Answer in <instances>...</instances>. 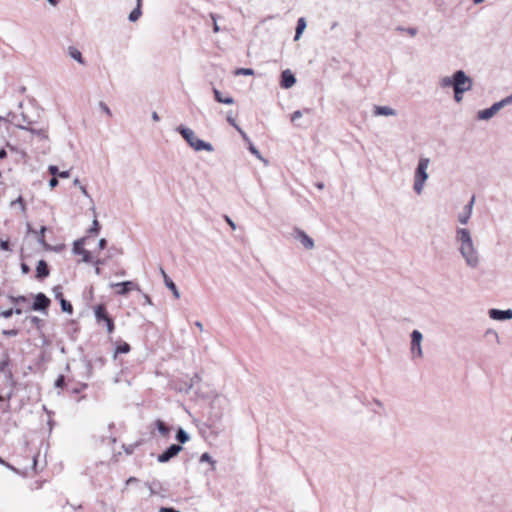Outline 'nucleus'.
Wrapping results in <instances>:
<instances>
[{
	"label": "nucleus",
	"mask_w": 512,
	"mask_h": 512,
	"mask_svg": "<svg viewBox=\"0 0 512 512\" xmlns=\"http://www.w3.org/2000/svg\"><path fill=\"white\" fill-rule=\"evenodd\" d=\"M474 202H475V196L473 195L470 199V201L464 206V209L463 211L459 214L458 216V221L461 223V224H467L471 215H472V210H473V206H474Z\"/></svg>",
	"instance_id": "15"
},
{
	"label": "nucleus",
	"mask_w": 512,
	"mask_h": 512,
	"mask_svg": "<svg viewBox=\"0 0 512 512\" xmlns=\"http://www.w3.org/2000/svg\"><path fill=\"white\" fill-rule=\"evenodd\" d=\"M131 350V347L128 343L126 342H121L117 345L116 349H115V355L117 354H125V353H128L129 351Z\"/></svg>",
	"instance_id": "25"
},
{
	"label": "nucleus",
	"mask_w": 512,
	"mask_h": 512,
	"mask_svg": "<svg viewBox=\"0 0 512 512\" xmlns=\"http://www.w3.org/2000/svg\"><path fill=\"white\" fill-rule=\"evenodd\" d=\"M10 206L12 208L18 206L21 215H26V211H27L26 203H25L24 198L22 196H19L16 200L11 201L10 202Z\"/></svg>",
	"instance_id": "20"
},
{
	"label": "nucleus",
	"mask_w": 512,
	"mask_h": 512,
	"mask_svg": "<svg viewBox=\"0 0 512 512\" xmlns=\"http://www.w3.org/2000/svg\"><path fill=\"white\" fill-rule=\"evenodd\" d=\"M306 26H307V24H306L305 18H303V17L299 18L297 21V25H296V31H295V37H294L295 40H298L300 38V36L302 35Z\"/></svg>",
	"instance_id": "21"
},
{
	"label": "nucleus",
	"mask_w": 512,
	"mask_h": 512,
	"mask_svg": "<svg viewBox=\"0 0 512 512\" xmlns=\"http://www.w3.org/2000/svg\"><path fill=\"white\" fill-rule=\"evenodd\" d=\"M90 242L89 237H83L73 244V253L75 255L81 256V262L92 263L94 265H103L104 261L101 260L97 255H95L92 251H89L85 248V245H88Z\"/></svg>",
	"instance_id": "3"
},
{
	"label": "nucleus",
	"mask_w": 512,
	"mask_h": 512,
	"mask_svg": "<svg viewBox=\"0 0 512 512\" xmlns=\"http://www.w3.org/2000/svg\"><path fill=\"white\" fill-rule=\"evenodd\" d=\"M181 450H182V446L177 445V444H172L163 453L158 455V461L161 463L167 462L171 458L175 457Z\"/></svg>",
	"instance_id": "13"
},
{
	"label": "nucleus",
	"mask_w": 512,
	"mask_h": 512,
	"mask_svg": "<svg viewBox=\"0 0 512 512\" xmlns=\"http://www.w3.org/2000/svg\"><path fill=\"white\" fill-rule=\"evenodd\" d=\"M195 325H196V326H197L201 331L203 330V326H202V323H201V322L197 321V322L195 323Z\"/></svg>",
	"instance_id": "59"
},
{
	"label": "nucleus",
	"mask_w": 512,
	"mask_h": 512,
	"mask_svg": "<svg viewBox=\"0 0 512 512\" xmlns=\"http://www.w3.org/2000/svg\"><path fill=\"white\" fill-rule=\"evenodd\" d=\"M141 5H142V0H137V6L136 7L141 8Z\"/></svg>",
	"instance_id": "64"
},
{
	"label": "nucleus",
	"mask_w": 512,
	"mask_h": 512,
	"mask_svg": "<svg viewBox=\"0 0 512 512\" xmlns=\"http://www.w3.org/2000/svg\"><path fill=\"white\" fill-rule=\"evenodd\" d=\"M294 238L301 242V244L308 250H311L314 248V240L306 234L305 231L296 228L294 230Z\"/></svg>",
	"instance_id": "11"
},
{
	"label": "nucleus",
	"mask_w": 512,
	"mask_h": 512,
	"mask_svg": "<svg viewBox=\"0 0 512 512\" xmlns=\"http://www.w3.org/2000/svg\"><path fill=\"white\" fill-rule=\"evenodd\" d=\"M295 83H296V77L292 73L291 70L286 69V70L282 71L281 77H280V86H281V88L289 89L292 86H294Z\"/></svg>",
	"instance_id": "14"
},
{
	"label": "nucleus",
	"mask_w": 512,
	"mask_h": 512,
	"mask_svg": "<svg viewBox=\"0 0 512 512\" xmlns=\"http://www.w3.org/2000/svg\"><path fill=\"white\" fill-rule=\"evenodd\" d=\"M226 224H228L233 230L236 229V224L234 221L226 215Z\"/></svg>",
	"instance_id": "46"
},
{
	"label": "nucleus",
	"mask_w": 512,
	"mask_h": 512,
	"mask_svg": "<svg viewBox=\"0 0 512 512\" xmlns=\"http://www.w3.org/2000/svg\"><path fill=\"white\" fill-rule=\"evenodd\" d=\"M0 249L4 251H10V244L7 240H0Z\"/></svg>",
	"instance_id": "38"
},
{
	"label": "nucleus",
	"mask_w": 512,
	"mask_h": 512,
	"mask_svg": "<svg viewBox=\"0 0 512 512\" xmlns=\"http://www.w3.org/2000/svg\"><path fill=\"white\" fill-rule=\"evenodd\" d=\"M488 315L492 320L505 321L512 319V309L500 310L491 308L488 311Z\"/></svg>",
	"instance_id": "10"
},
{
	"label": "nucleus",
	"mask_w": 512,
	"mask_h": 512,
	"mask_svg": "<svg viewBox=\"0 0 512 512\" xmlns=\"http://www.w3.org/2000/svg\"><path fill=\"white\" fill-rule=\"evenodd\" d=\"M234 100L232 97L230 96H226V105H230V104H233Z\"/></svg>",
	"instance_id": "56"
},
{
	"label": "nucleus",
	"mask_w": 512,
	"mask_h": 512,
	"mask_svg": "<svg viewBox=\"0 0 512 512\" xmlns=\"http://www.w3.org/2000/svg\"><path fill=\"white\" fill-rule=\"evenodd\" d=\"M159 512H180V511H177L173 508L162 507V508H160Z\"/></svg>",
	"instance_id": "49"
},
{
	"label": "nucleus",
	"mask_w": 512,
	"mask_h": 512,
	"mask_svg": "<svg viewBox=\"0 0 512 512\" xmlns=\"http://www.w3.org/2000/svg\"><path fill=\"white\" fill-rule=\"evenodd\" d=\"M51 304L50 299L43 293H38L35 298L32 305V310L35 311H41V310H47Z\"/></svg>",
	"instance_id": "12"
},
{
	"label": "nucleus",
	"mask_w": 512,
	"mask_h": 512,
	"mask_svg": "<svg viewBox=\"0 0 512 512\" xmlns=\"http://www.w3.org/2000/svg\"><path fill=\"white\" fill-rule=\"evenodd\" d=\"M6 156H7V152L4 149L0 148V159L5 158Z\"/></svg>",
	"instance_id": "55"
},
{
	"label": "nucleus",
	"mask_w": 512,
	"mask_h": 512,
	"mask_svg": "<svg viewBox=\"0 0 512 512\" xmlns=\"http://www.w3.org/2000/svg\"><path fill=\"white\" fill-rule=\"evenodd\" d=\"M8 299L11 303H13L14 305H16V307H19V305L21 304H26L28 303V298L24 295H20V296H8Z\"/></svg>",
	"instance_id": "23"
},
{
	"label": "nucleus",
	"mask_w": 512,
	"mask_h": 512,
	"mask_svg": "<svg viewBox=\"0 0 512 512\" xmlns=\"http://www.w3.org/2000/svg\"><path fill=\"white\" fill-rule=\"evenodd\" d=\"M423 335L419 330H413L411 333V353L413 357H423L421 342Z\"/></svg>",
	"instance_id": "8"
},
{
	"label": "nucleus",
	"mask_w": 512,
	"mask_h": 512,
	"mask_svg": "<svg viewBox=\"0 0 512 512\" xmlns=\"http://www.w3.org/2000/svg\"><path fill=\"white\" fill-rule=\"evenodd\" d=\"M178 131L180 132L182 137L189 143V145L193 147L195 150H212L211 145L197 138V136L191 129L179 127Z\"/></svg>",
	"instance_id": "6"
},
{
	"label": "nucleus",
	"mask_w": 512,
	"mask_h": 512,
	"mask_svg": "<svg viewBox=\"0 0 512 512\" xmlns=\"http://www.w3.org/2000/svg\"><path fill=\"white\" fill-rule=\"evenodd\" d=\"M234 75H245V76H252L254 75V70L251 68H237L233 72Z\"/></svg>",
	"instance_id": "26"
},
{
	"label": "nucleus",
	"mask_w": 512,
	"mask_h": 512,
	"mask_svg": "<svg viewBox=\"0 0 512 512\" xmlns=\"http://www.w3.org/2000/svg\"><path fill=\"white\" fill-rule=\"evenodd\" d=\"M226 121H227L229 124H231L232 126H234L235 128H236V126H238V125L236 124V122H235V119H234L233 117L229 116V115H228V116H226Z\"/></svg>",
	"instance_id": "48"
},
{
	"label": "nucleus",
	"mask_w": 512,
	"mask_h": 512,
	"mask_svg": "<svg viewBox=\"0 0 512 512\" xmlns=\"http://www.w3.org/2000/svg\"><path fill=\"white\" fill-rule=\"evenodd\" d=\"M9 364V359L7 358L6 360H4L3 362H1L0 364V370H4V368Z\"/></svg>",
	"instance_id": "51"
},
{
	"label": "nucleus",
	"mask_w": 512,
	"mask_h": 512,
	"mask_svg": "<svg viewBox=\"0 0 512 512\" xmlns=\"http://www.w3.org/2000/svg\"><path fill=\"white\" fill-rule=\"evenodd\" d=\"M100 106L108 116L112 115L109 107L105 103H100Z\"/></svg>",
	"instance_id": "47"
},
{
	"label": "nucleus",
	"mask_w": 512,
	"mask_h": 512,
	"mask_svg": "<svg viewBox=\"0 0 512 512\" xmlns=\"http://www.w3.org/2000/svg\"><path fill=\"white\" fill-rule=\"evenodd\" d=\"M23 310L20 307H16L15 309H7V310H0V317L3 318H10L14 313L17 315L22 314Z\"/></svg>",
	"instance_id": "22"
},
{
	"label": "nucleus",
	"mask_w": 512,
	"mask_h": 512,
	"mask_svg": "<svg viewBox=\"0 0 512 512\" xmlns=\"http://www.w3.org/2000/svg\"><path fill=\"white\" fill-rule=\"evenodd\" d=\"M0 464L4 465L7 468L13 469V467L8 462L3 460L1 457H0Z\"/></svg>",
	"instance_id": "53"
},
{
	"label": "nucleus",
	"mask_w": 512,
	"mask_h": 512,
	"mask_svg": "<svg viewBox=\"0 0 512 512\" xmlns=\"http://www.w3.org/2000/svg\"><path fill=\"white\" fill-rule=\"evenodd\" d=\"M45 231H46V227L45 226H42L41 229H40V233H39V236H38V241L44 246V247H47V244L45 242Z\"/></svg>",
	"instance_id": "32"
},
{
	"label": "nucleus",
	"mask_w": 512,
	"mask_h": 512,
	"mask_svg": "<svg viewBox=\"0 0 512 512\" xmlns=\"http://www.w3.org/2000/svg\"><path fill=\"white\" fill-rule=\"evenodd\" d=\"M2 334L5 336H16V335H18V330L17 329L3 330Z\"/></svg>",
	"instance_id": "41"
},
{
	"label": "nucleus",
	"mask_w": 512,
	"mask_h": 512,
	"mask_svg": "<svg viewBox=\"0 0 512 512\" xmlns=\"http://www.w3.org/2000/svg\"><path fill=\"white\" fill-rule=\"evenodd\" d=\"M512 104V94L503 98L502 100L495 102L489 108L478 111L477 119L479 120H489L491 119L497 112H499L502 108L507 105Z\"/></svg>",
	"instance_id": "7"
},
{
	"label": "nucleus",
	"mask_w": 512,
	"mask_h": 512,
	"mask_svg": "<svg viewBox=\"0 0 512 512\" xmlns=\"http://www.w3.org/2000/svg\"><path fill=\"white\" fill-rule=\"evenodd\" d=\"M161 273L163 275L166 286L173 292L176 298H179V292L174 282L168 277L163 269L161 270Z\"/></svg>",
	"instance_id": "19"
},
{
	"label": "nucleus",
	"mask_w": 512,
	"mask_h": 512,
	"mask_svg": "<svg viewBox=\"0 0 512 512\" xmlns=\"http://www.w3.org/2000/svg\"><path fill=\"white\" fill-rule=\"evenodd\" d=\"M454 90V99L457 103L461 102L462 99H463V94L467 91H470L471 89H466V88H458V89H453Z\"/></svg>",
	"instance_id": "27"
},
{
	"label": "nucleus",
	"mask_w": 512,
	"mask_h": 512,
	"mask_svg": "<svg viewBox=\"0 0 512 512\" xmlns=\"http://www.w3.org/2000/svg\"><path fill=\"white\" fill-rule=\"evenodd\" d=\"M455 239L459 244V252L466 265L473 269L477 268L480 264V255L474 245L470 231L466 228H457Z\"/></svg>",
	"instance_id": "1"
},
{
	"label": "nucleus",
	"mask_w": 512,
	"mask_h": 512,
	"mask_svg": "<svg viewBox=\"0 0 512 512\" xmlns=\"http://www.w3.org/2000/svg\"><path fill=\"white\" fill-rule=\"evenodd\" d=\"M239 133L240 135L242 136L243 140L245 142H248L250 140V138L248 137V135L239 127V126H236L235 128Z\"/></svg>",
	"instance_id": "42"
},
{
	"label": "nucleus",
	"mask_w": 512,
	"mask_h": 512,
	"mask_svg": "<svg viewBox=\"0 0 512 512\" xmlns=\"http://www.w3.org/2000/svg\"><path fill=\"white\" fill-rule=\"evenodd\" d=\"M111 287L113 289H115V293L117 295H121V296H124L134 290H137V291L140 290L139 285L134 281L113 283V284H111Z\"/></svg>",
	"instance_id": "9"
},
{
	"label": "nucleus",
	"mask_w": 512,
	"mask_h": 512,
	"mask_svg": "<svg viewBox=\"0 0 512 512\" xmlns=\"http://www.w3.org/2000/svg\"><path fill=\"white\" fill-rule=\"evenodd\" d=\"M31 322L37 327V328H41L42 325H43V320L40 319L39 317L37 316H33L31 317Z\"/></svg>",
	"instance_id": "35"
},
{
	"label": "nucleus",
	"mask_w": 512,
	"mask_h": 512,
	"mask_svg": "<svg viewBox=\"0 0 512 512\" xmlns=\"http://www.w3.org/2000/svg\"><path fill=\"white\" fill-rule=\"evenodd\" d=\"M154 425L158 429L161 436H163V437L169 436L171 429L162 420H160V419L156 420Z\"/></svg>",
	"instance_id": "18"
},
{
	"label": "nucleus",
	"mask_w": 512,
	"mask_h": 512,
	"mask_svg": "<svg viewBox=\"0 0 512 512\" xmlns=\"http://www.w3.org/2000/svg\"><path fill=\"white\" fill-rule=\"evenodd\" d=\"M485 336L486 337H493L497 343H500V339H499V335L498 333L494 330V329H488L486 332H485Z\"/></svg>",
	"instance_id": "34"
},
{
	"label": "nucleus",
	"mask_w": 512,
	"mask_h": 512,
	"mask_svg": "<svg viewBox=\"0 0 512 512\" xmlns=\"http://www.w3.org/2000/svg\"><path fill=\"white\" fill-rule=\"evenodd\" d=\"M201 461H209V462H211V458H210V456L207 453H204L201 456Z\"/></svg>",
	"instance_id": "52"
},
{
	"label": "nucleus",
	"mask_w": 512,
	"mask_h": 512,
	"mask_svg": "<svg viewBox=\"0 0 512 512\" xmlns=\"http://www.w3.org/2000/svg\"><path fill=\"white\" fill-rule=\"evenodd\" d=\"M152 118L155 120V121H158L159 120V116L156 112L153 113L152 115Z\"/></svg>",
	"instance_id": "60"
},
{
	"label": "nucleus",
	"mask_w": 512,
	"mask_h": 512,
	"mask_svg": "<svg viewBox=\"0 0 512 512\" xmlns=\"http://www.w3.org/2000/svg\"><path fill=\"white\" fill-rule=\"evenodd\" d=\"M236 237H237V238H239L240 240H243V232H241L240 234H238Z\"/></svg>",
	"instance_id": "63"
},
{
	"label": "nucleus",
	"mask_w": 512,
	"mask_h": 512,
	"mask_svg": "<svg viewBox=\"0 0 512 512\" xmlns=\"http://www.w3.org/2000/svg\"><path fill=\"white\" fill-rule=\"evenodd\" d=\"M48 170H49V173H50L51 175H53V177H55L56 175H58V174H59V171H58V167H57V166L51 165V166H49Z\"/></svg>",
	"instance_id": "43"
},
{
	"label": "nucleus",
	"mask_w": 512,
	"mask_h": 512,
	"mask_svg": "<svg viewBox=\"0 0 512 512\" xmlns=\"http://www.w3.org/2000/svg\"><path fill=\"white\" fill-rule=\"evenodd\" d=\"M94 314L97 324H105L107 333L111 335L115 330V323L113 318L109 315L106 306L104 304H98L94 308Z\"/></svg>",
	"instance_id": "5"
},
{
	"label": "nucleus",
	"mask_w": 512,
	"mask_h": 512,
	"mask_svg": "<svg viewBox=\"0 0 512 512\" xmlns=\"http://www.w3.org/2000/svg\"><path fill=\"white\" fill-rule=\"evenodd\" d=\"M429 163V158L421 157L415 169L413 189L417 194L422 193L424 184L428 179L427 168Z\"/></svg>",
	"instance_id": "4"
},
{
	"label": "nucleus",
	"mask_w": 512,
	"mask_h": 512,
	"mask_svg": "<svg viewBox=\"0 0 512 512\" xmlns=\"http://www.w3.org/2000/svg\"><path fill=\"white\" fill-rule=\"evenodd\" d=\"M373 114L375 116H395L397 114L396 110L389 106H378L375 105L373 109Z\"/></svg>",
	"instance_id": "16"
},
{
	"label": "nucleus",
	"mask_w": 512,
	"mask_h": 512,
	"mask_svg": "<svg viewBox=\"0 0 512 512\" xmlns=\"http://www.w3.org/2000/svg\"><path fill=\"white\" fill-rule=\"evenodd\" d=\"M215 98L218 102L223 103L224 98L222 97V94L218 90H214Z\"/></svg>",
	"instance_id": "44"
},
{
	"label": "nucleus",
	"mask_w": 512,
	"mask_h": 512,
	"mask_svg": "<svg viewBox=\"0 0 512 512\" xmlns=\"http://www.w3.org/2000/svg\"><path fill=\"white\" fill-rule=\"evenodd\" d=\"M99 229H100V225H99L98 221L94 220L93 221V225H92V227L90 228L89 231L92 232V233L97 234L99 232Z\"/></svg>",
	"instance_id": "40"
},
{
	"label": "nucleus",
	"mask_w": 512,
	"mask_h": 512,
	"mask_svg": "<svg viewBox=\"0 0 512 512\" xmlns=\"http://www.w3.org/2000/svg\"><path fill=\"white\" fill-rule=\"evenodd\" d=\"M141 14H142L141 8L136 7V8H135L131 13H130V15H129V20H130V21H133V22H134V21H137V20L140 18Z\"/></svg>",
	"instance_id": "29"
},
{
	"label": "nucleus",
	"mask_w": 512,
	"mask_h": 512,
	"mask_svg": "<svg viewBox=\"0 0 512 512\" xmlns=\"http://www.w3.org/2000/svg\"><path fill=\"white\" fill-rule=\"evenodd\" d=\"M125 273H126V272H125V270H121V271L117 272V273H116V275H118V276H124V275H125Z\"/></svg>",
	"instance_id": "61"
},
{
	"label": "nucleus",
	"mask_w": 512,
	"mask_h": 512,
	"mask_svg": "<svg viewBox=\"0 0 512 512\" xmlns=\"http://www.w3.org/2000/svg\"><path fill=\"white\" fill-rule=\"evenodd\" d=\"M248 144V150L253 154L255 155L258 159H262V156L259 152V150L253 145V143L251 142V140H249L248 142H246Z\"/></svg>",
	"instance_id": "31"
},
{
	"label": "nucleus",
	"mask_w": 512,
	"mask_h": 512,
	"mask_svg": "<svg viewBox=\"0 0 512 512\" xmlns=\"http://www.w3.org/2000/svg\"><path fill=\"white\" fill-rule=\"evenodd\" d=\"M49 275L48 265L44 260H40L36 267V276L38 278H45Z\"/></svg>",
	"instance_id": "17"
},
{
	"label": "nucleus",
	"mask_w": 512,
	"mask_h": 512,
	"mask_svg": "<svg viewBox=\"0 0 512 512\" xmlns=\"http://www.w3.org/2000/svg\"><path fill=\"white\" fill-rule=\"evenodd\" d=\"M316 187L321 190L324 188V184L322 182H318L316 183Z\"/></svg>",
	"instance_id": "58"
},
{
	"label": "nucleus",
	"mask_w": 512,
	"mask_h": 512,
	"mask_svg": "<svg viewBox=\"0 0 512 512\" xmlns=\"http://www.w3.org/2000/svg\"><path fill=\"white\" fill-rule=\"evenodd\" d=\"M58 176L61 178H68L69 172L68 171L59 172Z\"/></svg>",
	"instance_id": "54"
},
{
	"label": "nucleus",
	"mask_w": 512,
	"mask_h": 512,
	"mask_svg": "<svg viewBox=\"0 0 512 512\" xmlns=\"http://www.w3.org/2000/svg\"><path fill=\"white\" fill-rule=\"evenodd\" d=\"M303 115V111L296 110L291 114V121L295 122L297 119L301 118Z\"/></svg>",
	"instance_id": "37"
},
{
	"label": "nucleus",
	"mask_w": 512,
	"mask_h": 512,
	"mask_svg": "<svg viewBox=\"0 0 512 512\" xmlns=\"http://www.w3.org/2000/svg\"><path fill=\"white\" fill-rule=\"evenodd\" d=\"M64 384H65V378H64V376H63V375H60V376L57 378L56 382H55V386H56V387H59V388H62V387L64 386Z\"/></svg>",
	"instance_id": "39"
},
{
	"label": "nucleus",
	"mask_w": 512,
	"mask_h": 512,
	"mask_svg": "<svg viewBox=\"0 0 512 512\" xmlns=\"http://www.w3.org/2000/svg\"><path fill=\"white\" fill-rule=\"evenodd\" d=\"M49 185L51 188H54L58 185V180L56 179V177L51 178Z\"/></svg>",
	"instance_id": "50"
},
{
	"label": "nucleus",
	"mask_w": 512,
	"mask_h": 512,
	"mask_svg": "<svg viewBox=\"0 0 512 512\" xmlns=\"http://www.w3.org/2000/svg\"><path fill=\"white\" fill-rule=\"evenodd\" d=\"M484 1H485V0H473V3H474L475 5H478V4L483 3Z\"/></svg>",
	"instance_id": "62"
},
{
	"label": "nucleus",
	"mask_w": 512,
	"mask_h": 512,
	"mask_svg": "<svg viewBox=\"0 0 512 512\" xmlns=\"http://www.w3.org/2000/svg\"><path fill=\"white\" fill-rule=\"evenodd\" d=\"M21 268H22V271H23L24 273H28V271H29V267H28L26 264H24V263H23V264L21 265Z\"/></svg>",
	"instance_id": "57"
},
{
	"label": "nucleus",
	"mask_w": 512,
	"mask_h": 512,
	"mask_svg": "<svg viewBox=\"0 0 512 512\" xmlns=\"http://www.w3.org/2000/svg\"><path fill=\"white\" fill-rule=\"evenodd\" d=\"M375 406H377L380 410H374V413L376 414H379V415H383L384 414V405L383 403L379 400V399H374L373 400Z\"/></svg>",
	"instance_id": "33"
},
{
	"label": "nucleus",
	"mask_w": 512,
	"mask_h": 512,
	"mask_svg": "<svg viewBox=\"0 0 512 512\" xmlns=\"http://www.w3.org/2000/svg\"><path fill=\"white\" fill-rule=\"evenodd\" d=\"M401 31H406L410 36H415L417 34V29L414 27H408V28H398Z\"/></svg>",
	"instance_id": "36"
},
{
	"label": "nucleus",
	"mask_w": 512,
	"mask_h": 512,
	"mask_svg": "<svg viewBox=\"0 0 512 512\" xmlns=\"http://www.w3.org/2000/svg\"><path fill=\"white\" fill-rule=\"evenodd\" d=\"M176 439H177L180 443H185V442H187V441H188L189 437H188L187 433H186L182 428H180V429L177 431Z\"/></svg>",
	"instance_id": "28"
},
{
	"label": "nucleus",
	"mask_w": 512,
	"mask_h": 512,
	"mask_svg": "<svg viewBox=\"0 0 512 512\" xmlns=\"http://www.w3.org/2000/svg\"><path fill=\"white\" fill-rule=\"evenodd\" d=\"M439 84L442 88L452 87L453 89H472L473 81L463 70H457L452 74V76H445L441 78Z\"/></svg>",
	"instance_id": "2"
},
{
	"label": "nucleus",
	"mask_w": 512,
	"mask_h": 512,
	"mask_svg": "<svg viewBox=\"0 0 512 512\" xmlns=\"http://www.w3.org/2000/svg\"><path fill=\"white\" fill-rule=\"evenodd\" d=\"M106 246H107V241L104 238L100 239L98 242L99 250L105 249Z\"/></svg>",
	"instance_id": "45"
},
{
	"label": "nucleus",
	"mask_w": 512,
	"mask_h": 512,
	"mask_svg": "<svg viewBox=\"0 0 512 512\" xmlns=\"http://www.w3.org/2000/svg\"><path fill=\"white\" fill-rule=\"evenodd\" d=\"M68 51H69V55H70L73 59H75L76 61H78L80 64H82V65H83V64L85 63V62H84V60H83V57H82L81 52H80L77 48H75V47H69Z\"/></svg>",
	"instance_id": "24"
},
{
	"label": "nucleus",
	"mask_w": 512,
	"mask_h": 512,
	"mask_svg": "<svg viewBox=\"0 0 512 512\" xmlns=\"http://www.w3.org/2000/svg\"><path fill=\"white\" fill-rule=\"evenodd\" d=\"M61 308L63 311L68 312L70 314L73 313V306L70 302L66 301L65 299H61Z\"/></svg>",
	"instance_id": "30"
}]
</instances>
